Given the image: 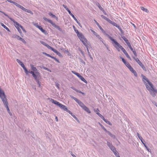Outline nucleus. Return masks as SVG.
<instances>
[{
  "mask_svg": "<svg viewBox=\"0 0 157 157\" xmlns=\"http://www.w3.org/2000/svg\"><path fill=\"white\" fill-rule=\"evenodd\" d=\"M106 35L112 41V43L113 45L118 52L120 51V49H121L127 58L129 59H131L130 56L126 50L115 40L113 39L112 37L107 34H106Z\"/></svg>",
  "mask_w": 157,
  "mask_h": 157,
  "instance_id": "obj_1",
  "label": "nucleus"
},
{
  "mask_svg": "<svg viewBox=\"0 0 157 157\" xmlns=\"http://www.w3.org/2000/svg\"><path fill=\"white\" fill-rule=\"evenodd\" d=\"M30 66L32 71L30 74H32L36 81L37 82L39 87L40 86V82H39L38 78L40 77V74L36 68L33 64H30Z\"/></svg>",
  "mask_w": 157,
  "mask_h": 157,
  "instance_id": "obj_2",
  "label": "nucleus"
},
{
  "mask_svg": "<svg viewBox=\"0 0 157 157\" xmlns=\"http://www.w3.org/2000/svg\"><path fill=\"white\" fill-rule=\"evenodd\" d=\"M141 76L142 77V80L145 85L146 88L149 91L151 90L152 88L154 87L153 85L150 82L148 79L143 75H141Z\"/></svg>",
  "mask_w": 157,
  "mask_h": 157,
  "instance_id": "obj_3",
  "label": "nucleus"
},
{
  "mask_svg": "<svg viewBox=\"0 0 157 157\" xmlns=\"http://www.w3.org/2000/svg\"><path fill=\"white\" fill-rule=\"evenodd\" d=\"M0 98L1 99L5 106L8 105L7 99L4 91L0 88Z\"/></svg>",
  "mask_w": 157,
  "mask_h": 157,
  "instance_id": "obj_4",
  "label": "nucleus"
},
{
  "mask_svg": "<svg viewBox=\"0 0 157 157\" xmlns=\"http://www.w3.org/2000/svg\"><path fill=\"white\" fill-rule=\"evenodd\" d=\"M50 101L56 105H57L61 109H63L64 111H67V108L66 106L60 103L59 102L57 101L56 100H54L52 99H51Z\"/></svg>",
  "mask_w": 157,
  "mask_h": 157,
  "instance_id": "obj_5",
  "label": "nucleus"
},
{
  "mask_svg": "<svg viewBox=\"0 0 157 157\" xmlns=\"http://www.w3.org/2000/svg\"><path fill=\"white\" fill-rule=\"evenodd\" d=\"M43 18L45 21L51 24L54 27L57 29L59 31H62V29L59 26L56 25L51 20L48 19L45 17H43Z\"/></svg>",
  "mask_w": 157,
  "mask_h": 157,
  "instance_id": "obj_6",
  "label": "nucleus"
},
{
  "mask_svg": "<svg viewBox=\"0 0 157 157\" xmlns=\"http://www.w3.org/2000/svg\"><path fill=\"white\" fill-rule=\"evenodd\" d=\"M17 61V63L22 67L24 70L25 73L26 75H28L29 73H30V72L31 71L30 70L29 71H28L27 68L25 67L24 63L18 59H16Z\"/></svg>",
  "mask_w": 157,
  "mask_h": 157,
  "instance_id": "obj_7",
  "label": "nucleus"
},
{
  "mask_svg": "<svg viewBox=\"0 0 157 157\" xmlns=\"http://www.w3.org/2000/svg\"><path fill=\"white\" fill-rule=\"evenodd\" d=\"M77 35L82 43L88 42L87 40L85 38L83 35L82 33H79L77 34Z\"/></svg>",
  "mask_w": 157,
  "mask_h": 157,
  "instance_id": "obj_8",
  "label": "nucleus"
},
{
  "mask_svg": "<svg viewBox=\"0 0 157 157\" xmlns=\"http://www.w3.org/2000/svg\"><path fill=\"white\" fill-rule=\"evenodd\" d=\"M133 58L144 70L146 71L145 67L138 58H136L134 57Z\"/></svg>",
  "mask_w": 157,
  "mask_h": 157,
  "instance_id": "obj_9",
  "label": "nucleus"
},
{
  "mask_svg": "<svg viewBox=\"0 0 157 157\" xmlns=\"http://www.w3.org/2000/svg\"><path fill=\"white\" fill-rule=\"evenodd\" d=\"M149 91L150 94L154 97L156 96L155 94H157V90L154 87L151 89V90H150Z\"/></svg>",
  "mask_w": 157,
  "mask_h": 157,
  "instance_id": "obj_10",
  "label": "nucleus"
},
{
  "mask_svg": "<svg viewBox=\"0 0 157 157\" xmlns=\"http://www.w3.org/2000/svg\"><path fill=\"white\" fill-rule=\"evenodd\" d=\"M0 12L3 13L5 16L8 17L9 18V19L11 20V21H12L14 23L17 25V26H19V24L17 23V22L16 21H14V20L13 19V18H11V17H9L8 15H7V14H6V13H4V12L1 11L0 10Z\"/></svg>",
  "mask_w": 157,
  "mask_h": 157,
  "instance_id": "obj_11",
  "label": "nucleus"
},
{
  "mask_svg": "<svg viewBox=\"0 0 157 157\" xmlns=\"http://www.w3.org/2000/svg\"><path fill=\"white\" fill-rule=\"evenodd\" d=\"M52 51L55 53H56L57 55H58L59 56H62L61 54L58 51L56 50L54 48L52 50Z\"/></svg>",
  "mask_w": 157,
  "mask_h": 157,
  "instance_id": "obj_12",
  "label": "nucleus"
},
{
  "mask_svg": "<svg viewBox=\"0 0 157 157\" xmlns=\"http://www.w3.org/2000/svg\"><path fill=\"white\" fill-rule=\"evenodd\" d=\"M84 109V110L86 111V112H87L88 113H91V112L90 110H89L88 108L86 106L82 109Z\"/></svg>",
  "mask_w": 157,
  "mask_h": 157,
  "instance_id": "obj_13",
  "label": "nucleus"
},
{
  "mask_svg": "<svg viewBox=\"0 0 157 157\" xmlns=\"http://www.w3.org/2000/svg\"><path fill=\"white\" fill-rule=\"evenodd\" d=\"M38 28L41 30V31L43 33L45 34L46 33V31L41 26H40Z\"/></svg>",
  "mask_w": 157,
  "mask_h": 157,
  "instance_id": "obj_14",
  "label": "nucleus"
},
{
  "mask_svg": "<svg viewBox=\"0 0 157 157\" xmlns=\"http://www.w3.org/2000/svg\"><path fill=\"white\" fill-rule=\"evenodd\" d=\"M1 25L4 29H6L8 31L10 32V30L3 23H1Z\"/></svg>",
  "mask_w": 157,
  "mask_h": 157,
  "instance_id": "obj_15",
  "label": "nucleus"
},
{
  "mask_svg": "<svg viewBox=\"0 0 157 157\" xmlns=\"http://www.w3.org/2000/svg\"><path fill=\"white\" fill-rule=\"evenodd\" d=\"M82 81L84 82L85 83H87V81L81 75L79 78Z\"/></svg>",
  "mask_w": 157,
  "mask_h": 157,
  "instance_id": "obj_16",
  "label": "nucleus"
},
{
  "mask_svg": "<svg viewBox=\"0 0 157 157\" xmlns=\"http://www.w3.org/2000/svg\"><path fill=\"white\" fill-rule=\"evenodd\" d=\"M71 72L73 73L75 75H76L79 78V77H80V76H81L77 72H75V71H71Z\"/></svg>",
  "mask_w": 157,
  "mask_h": 157,
  "instance_id": "obj_17",
  "label": "nucleus"
},
{
  "mask_svg": "<svg viewBox=\"0 0 157 157\" xmlns=\"http://www.w3.org/2000/svg\"><path fill=\"white\" fill-rule=\"evenodd\" d=\"M49 15L51 16L52 17L56 18V20H57L58 18L54 15L53 14L51 13H48Z\"/></svg>",
  "mask_w": 157,
  "mask_h": 157,
  "instance_id": "obj_18",
  "label": "nucleus"
},
{
  "mask_svg": "<svg viewBox=\"0 0 157 157\" xmlns=\"http://www.w3.org/2000/svg\"><path fill=\"white\" fill-rule=\"evenodd\" d=\"M97 37L102 42L103 44H104V43L103 42V39L99 35Z\"/></svg>",
  "mask_w": 157,
  "mask_h": 157,
  "instance_id": "obj_19",
  "label": "nucleus"
},
{
  "mask_svg": "<svg viewBox=\"0 0 157 157\" xmlns=\"http://www.w3.org/2000/svg\"><path fill=\"white\" fill-rule=\"evenodd\" d=\"M88 41L87 42H85L83 43V44L85 46L87 50H89L88 49V47L87 45Z\"/></svg>",
  "mask_w": 157,
  "mask_h": 157,
  "instance_id": "obj_20",
  "label": "nucleus"
},
{
  "mask_svg": "<svg viewBox=\"0 0 157 157\" xmlns=\"http://www.w3.org/2000/svg\"><path fill=\"white\" fill-rule=\"evenodd\" d=\"M80 106H81L82 109L85 106L83 103L81 101L79 102L78 104Z\"/></svg>",
  "mask_w": 157,
  "mask_h": 157,
  "instance_id": "obj_21",
  "label": "nucleus"
},
{
  "mask_svg": "<svg viewBox=\"0 0 157 157\" xmlns=\"http://www.w3.org/2000/svg\"><path fill=\"white\" fill-rule=\"evenodd\" d=\"M14 38L17 39L18 40H20L21 39V38L19 36H18L17 35H15L14 36Z\"/></svg>",
  "mask_w": 157,
  "mask_h": 157,
  "instance_id": "obj_22",
  "label": "nucleus"
},
{
  "mask_svg": "<svg viewBox=\"0 0 157 157\" xmlns=\"http://www.w3.org/2000/svg\"><path fill=\"white\" fill-rule=\"evenodd\" d=\"M141 9L142 10H143L146 12L147 13L148 12V11L147 9L145 8L144 7H141Z\"/></svg>",
  "mask_w": 157,
  "mask_h": 157,
  "instance_id": "obj_23",
  "label": "nucleus"
},
{
  "mask_svg": "<svg viewBox=\"0 0 157 157\" xmlns=\"http://www.w3.org/2000/svg\"><path fill=\"white\" fill-rule=\"evenodd\" d=\"M107 144L109 148L113 145L111 143L108 141L107 142Z\"/></svg>",
  "mask_w": 157,
  "mask_h": 157,
  "instance_id": "obj_24",
  "label": "nucleus"
},
{
  "mask_svg": "<svg viewBox=\"0 0 157 157\" xmlns=\"http://www.w3.org/2000/svg\"><path fill=\"white\" fill-rule=\"evenodd\" d=\"M73 28L74 29V30H75V32L77 34V35L79 33V32H78V30H77L76 28L74 26H73Z\"/></svg>",
  "mask_w": 157,
  "mask_h": 157,
  "instance_id": "obj_25",
  "label": "nucleus"
},
{
  "mask_svg": "<svg viewBox=\"0 0 157 157\" xmlns=\"http://www.w3.org/2000/svg\"><path fill=\"white\" fill-rule=\"evenodd\" d=\"M25 12H27L29 13H30L32 14H33V13L30 10L27 9H26V10H25Z\"/></svg>",
  "mask_w": 157,
  "mask_h": 157,
  "instance_id": "obj_26",
  "label": "nucleus"
},
{
  "mask_svg": "<svg viewBox=\"0 0 157 157\" xmlns=\"http://www.w3.org/2000/svg\"><path fill=\"white\" fill-rule=\"evenodd\" d=\"M98 7L99 8V9L102 11L104 12V10L101 7V6H100V5L99 4H98Z\"/></svg>",
  "mask_w": 157,
  "mask_h": 157,
  "instance_id": "obj_27",
  "label": "nucleus"
},
{
  "mask_svg": "<svg viewBox=\"0 0 157 157\" xmlns=\"http://www.w3.org/2000/svg\"><path fill=\"white\" fill-rule=\"evenodd\" d=\"M100 125L101 128L105 132L107 131V130L103 126V125H102L100 123H99Z\"/></svg>",
  "mask_w": 157,
  "mask_h": 157,
  "instance_id": "obj_28",
  "label": "nucleus"
},
{
  "mask_svg": "<svg viewBox=\"0 0 157 157\" xmlns=\"http://www.w3.org/2000/svg\"><path fill=\"white\" fill-rule=\"evenodd\" d=\"M110 149L113 151H115L116 150V148H115V147L113 146V145H112V146H111V147L110 148Z\"/></svg>",
  "mask_w": 157,
  "mask_h": 157,
  "instance_id": "obj_29",
  "label": "nucleus"
},
{
  "mask_svg": "<svg viewBox=\"0 0 157 157\" xmlns=\"http://www.w3.org/2000/svg\"><path fill=\"white\" fill-rule=\"evenodd\" d=\"M87 53H88V55H89V56L90 58L92 59H93V58H92V56L90 52V51H89V50H87Z\"/></svg>",
  "mask_w": 157,
  "mask_h": 157,
  "instance_id": "obj_30",
  "label": "nucleus"
},
{
  "mask_svg": "<svg viewBox=\"0 0 157 157\" xmlns=\"http://www.w3.org/2000/svg\"><path fill=\"white\" fill-rule=\"evenodd\" d=\"M125 64L128 68H130V67L131 66L129 64V63L128 62H127L126 63H125Z\"/></svg>",
  "mask_w": 157,
  "mask_h": 157,
  "instance_id": "obj_31",
  "label": "nucleus"
},
{
  "mask_svg": "<svg viewBox=\"0 0 157 157\" xmlns=\"http://www.w3.org/2000/svg\"><path fill=\"white\" fill-rule=\"evenodd\" d=\"M107 124H109V125H112L111 123L109 121H108L107 119H105L104 121Z\"/></svg>",
  "mask_w": 157,
  "mask_h": 157,
  "instance_id": "obj_32",
  "label": "nucleus"
},
{
  "mask_svg": "<svg viewBox=\"0 0 157 157\" xmlns=\"http://www.w3.org/2000/svg\"><path fill=\"white\" fill-rule=\"evenodd\" d=\"M46 47H47L48 48L51 50L52 51V50L54 49V48H53L52 47H51L48 44H47V45Z\"/></svg>",
  "mask_w": 157,
  "mask_h": 157,
  "instance_id": "obj_33",
  "label": "nucleus"
},
{
  "mask_svg": "<svg viewBox=\"0 0 157 157\" xmlns=\"http://www.w3.org/2000/svg\"><path fill=\"white\" fill-rule=\"evenodd\" d=\"M113 152L115 155L116 156V157H117V156L118 155H119L118 152L116 150Z\"/></svg>",
  "mask_w": 157,
  "mask_h": 157,
  "instance_id": "obj_34",
  "label": "nucleus"
},
{
  "mask_svg": "<svg viewBox=\"0 0 157 157\" xmlns=\"http://www.w3.org/2000/svg\"><path fill=\"white\" fill-rule=\"evenodd\" d=\"M33 24L35 26H36L37 28H39V27L40 26L38 25V23H35L34 22H33Z\"/></svg>",
  "mask_w": 157,
  "mask_h": 157,
  "instance_id": "obj_35",
  "label": "nucleus"
},
{
  "mask_svg": "<svg viewBox=\"0 0 157 157\" xmlns=\"http://www.w3.org/2000/svg\"><path fill=\"white\" fill-rule=\"evenodd\" d=\"M132 72L134 74V75L136 77L137 76V73H136V72L134 70L132 71Z\"/></svg>",
  "mask_w": 157,
  "mask_h": 157,
  "instance_id": "obj_36",
  "label": "nucleus"
},
{
  "mask_svg": "<svg viewBox=\"0 0 157 157\" xmlns=\"http://www.w3.org/2000/svg\"><path fill=\"white\" fill-rule=\"evenodd\" d=\"M132 72L134 74V75L136 77L137 76V73H136V72L134 70L132 71Z\"/></svg>",
  "mask_w": 157,
  "mask_h": 157,
  "instance_id": "obj_37",
  "label": "nucleus"
},
{
  "mask_svg": "<svg viewBox=\"0 0 157 157\" xmlns=\"http://www.w3.org/2000/svg\"><path fill=\"white\" fill-rule=\"evenodd\" d=\"M99 29H100V30L103 33H105V31H104L103 29L102 28V27H101V26L100 25L99 26H98Z\"/></svg>",
  "mask_w": 157,
  "mask_h": 157,
  "instance_id": "obj_38",
  "label": "nucleus"
},
{
  "mask_svg": "<svg viewBox=\"0 0 157 157\" xmlns=\"http://www.w3.org/2000/svg\"><path fill=\"white\" fill-rule=\"evenodd\" d=\"M40 43L45 46H46L47 45V43L42 41H40Z\"/></svg>",
  "mask_w": 157,
  "mask_h": 157,
  "instance_id": "obj_39",
  "label": "nucleus"
},
{
  "mask_svg": "<svg viewBox=\"0 0 157 157\" xmlns=\"http://www.w3.org/2000/svg\"><path fill=\"white\" fill-rule=\"evenodd\" d=\"M6 1L8 2H9L11 3H13V4H15L16 3L15 2H14L11 0H6Z\"/></svg>",
  "mask_w": 157,
  "mask_h": 157,
  "instance_id": "obj_40",
  "label": "nucleus"
},
{
  "mask_svg": "<svg viewBox=\"0 0 157 157\" xmlns=\"http://www.w3.org/2000/svg\"><path fill=\"white\" fill-rule=\"evenodd\" d=\"M101 17L102 18H103V19H104L105 20H106V21H107V20L108 19V18H107V17L104 16L103 15H101Z\"/></svg>",
  "mask_w": 157,
  "mask_h": 157,
  "instance_id": "obj_41",
  "label": "nucleus"
},
{
  "mask_svg": "<svg viewBox=\"0 0 157 157\" xmlns=\"http://www.w3.org/2000/svg\"><path fill=\"white\" fill-rule=\"evenodd\" d=\"M104 45L105 46V47L107 48V50L108 51H110V50L109 49V48L108 47V45H107L106 44H105V43H104Z\"/></svg>",
  "mask_w": 157,
  "mask_h": 157,
  "instance_id": "obj_42",
  "label": "nucleus"
},
{
  "mask_svg": "<svg viewBox=\"0 0 157 157\" xmlns=\"http://www.w3.org/2000/svg\"><path fill=\"white\" fill-rule=\"evenodd\" d=\"M7 109V110L8 111V112H10V110L9 109V107H8V105H6L5 106Z\"/></svg>",
  "mask_w": 157,
  "mask_h": 157,
  "instance_id": "obj_43",
  "label": "nucleus"
},
{
  "mask_svg": "<svg viewBox=\"0 0 157 157\" xmlns=\"http://www.w3.org/2000/svg\"><path fill=\"white\" fill-rule=\"evenodd\" d=\"M15 5L18 7L19 8H21V6L20 5L18 4V3H16L15 4Z\"/></svg>",
  "mask_w": 157,
  "mask_h": 157,
  "instance_id": "obj_44",
  "label": "nucleus"
},
{
  "mask_svg": "<svg viewBox=\"0 0 157 157\" xmlns=\"http://www.w3.org/2000/svg\"><path fill=\"white\" fill-rule=\"evenodd\" d=\"M111 24L112 25H113V26H116V27L117 25L116 23H115V22H113H113Z\"/></svg>",
  "mask_w": 157,
  "mask_h": 157,
  "instance_id": "obj_45",
  "label": "nucleus"
},
{
  "mask_svg": "<svg viewBox=\"0 0 157 157\" xmlns=\"http://www.w3.org/2000/svg\"><path fill=\"white\" fill-rule=\"evenodd\" d=\"M71 116L75 119H76L77 121H78V118H77V117L74 115H73V114H72V115H71Z\"/></svg>",
  "mask_w": 157,
  "mask_h": 157,
  "instance_id": "obj_46",
  "label": "nucleus"
},
{
  "mask_svg": "<svg viewBox=\"0 0 157 157\" xmlns=\"http://www.w3.org/2000/svg\"><path fill=\"white\" fill-rule=\"evenodd\" d=\"M75 101L78 104H79V103L80 102H81V101L79 100L77 98L75 99Z\"/></svg>",
  "mask_w": 157,
  "mask_h": 157,
  "instance_id": "obj_47",
  "label": "nucleus"
},
{
  "mask_svg": "<svg viewBox=\"0 0 157 157\" xmlns=\"http://www.w3.org/2000/svg\"><path fill=\"white\" fill-rule=\"evenodd\" d=\"M63 7L67 10L69 9L67 7V6L64 5H63Z\"/></svg>",
  "mask_w": 157,
  "mask_h": 157,
  "instance_id": "obj_48",
  "label": "nucleus"
},
{
  "mask_svg": "<svg viewBox=\"0 0 157 157\" xmlns=\"http://www.w3.org/2000/svg\"><path fill=\"white\" fill-rule=\"evenodd\" d=\"M94 111L97 114V113H99L98 112L99 111L98 109H95L94 110Z\"/></svg>",
  "mask_w": 157,
  "mask_h": 157,
  "instance_id": "obj_49",
  "label": "nucleus"
},
{
  "mask_svg": "<svg viewBox=\"0 0 157 157\" xmlns=\"http://www.w3.org/2000/svg\"><path fill=\"white\" fill-rule=\"evenodd\" d=\"M111 137H112V138H114V139H115V136L114 135H113L112 134H111L110 135H109Z\"/></svg>",
  "mask_w": 157,
  "mask_h": 157,
  "instance_id": "obj_50",
  "label": "nucleus"
},
{
  "mask_svg": "<svg viewBox=\"0 0 157 157\" xmlns=\"http://www.w3.org/2000/svg\"><path fill=\"white\" fill-rule=\"evenodd\" d=\"M108 22H109V23H110L111 24H112V23L113 22V21H111V20H110L108 18V20L107 21Z\"/></svg>",
  "mask_w": 157,
  "mask_h": 157,
  "instance_id": "obj_51",
  "label": "nucleus"
},
{
  "mask_svg": "<svg viewBox=\"0 0 157 157\" xmlns=\"http://www.w3.org/2000/svg\"><path fill=\"white\" fill-rule=\"evenodd\" d=\"M20 40L23 43H24L25 44L26 43V42L22 38H21V40Z\"/></svg>",
  "mask_w": 157,
  "mask_h": 157,
  "instance_id": "obj_52",
  "label": "nucleus"
},
{
  "mask_svg": "<svg viewBox=\"0 0 157 157\" xmlns=\"http://www.w3.org/2000/svg\"><path fill=\"white\" fill-rule=\"evenodd\" d=\"M121 58L122 59V62L124 63V64H125V63H126L127 62L125 61V59L122 57H121Z\"/></svg>",
  "mask_w": 157,
  "mask_h": 157,
  "instance_id": "obj_53",
  "label": "nucleus"
},
{
  "mask_svg": "<svg viewBox=\"0 0 157 157\" xmlns=\"http://www.w3.org/2000/svg\"><path fill=\"white\" fill-rule=\"evenodd\" d=\"M20 9H21L22 10H23L24 11H25V10H26V9L24 7H23L22 6H21Z\"/></svg>",
  "mask_w": 157,
  "mask_h": 157,
  "instance_id": "obj_54",
  "label": "nucleus"
},
{
  "mask_svg": "<svg viewBox=\"0 0 157 157\" xmlns=\"http://www.w3.org/2000/svg\"><path fill=\"white\" fill-rule=\"evenodd\" d=\"M132 52H133V54H134V55L136 56H137V54H136V51H135V50H134V51H133Z\"/></svg>",
  "mask_w": 157,
  "mask_h": 157,
  "instance_id": "obj_55",
  "label": "nucleus"
},
{
  "mask_svg": "<svg viewBox=\"0 0 157 157\" xmlns=\"http://www.w3.org/2000/svg\"><path fill=\"white\" fill-rule=\"evenodd\" d=\"M76 22L78 23V25H79V26L81 27V28H82V26L81 25V24L78 21H76Z\"/></svg>",
  "mask_w": 157,
  "mask_h": 157,
  "instance_id": "obj_56",
  "label": "nucleus"
},
{
  "mask_svg": "<svg viewBox=\"0 0 157 157\" xmlns=\"http://www.w3.org/2000/svg\"><path fill=\"white\" fill-rule=\"evenodd\" d=\"M43 68L44 69H45V70H47V71H50V72L51 71L49 69H48V68L47 67H43Z\"/></svg>",
  "mask_w": 157,
  "mask_h": 157,
  "instance_id": "obj_57",
  "label": "nucleus"
},
{
  "mask_svg": "<svg viewBox=\"0 0 157 157\" xmlns=\"http://www.w3.org/2000/svg\"><path fill=\"white\" fill-rule=\"evenodd\" d=\"M43 54H44V55H45V56H48V57H49V56H50V55L49 54H47V53H46L43 52Z\"/></svg>",
  "mask_w": 157,
  "mask_h": 157,
  "instance_id": "obj_58",
  "label": "nucleus"
},
{
  "mask_svg": "<svg viewBox=\"0 0 157 157\" xmlns=\"http://www.w3.org/2000/svg\"><path fill=\"white\" fill-rule=\"evenodd\" d=\"M125 42L127 45L130 43L128 39H127Z\"/></svg>",
  "mask_w": 157,
  "mask_h": 157,
  "instance_id": "obj_59",
  "label": "nucleus"
},
{
  "mask_svg": "<svg viewBox=\"0 0 157 157\" xmlns=\"http://www.w3.org/2000/svg\"><path fill=\"white\" fill-rule=\"evenodd\" d=\"M128 69L131 72H132V71L134 70L133 69L131 66L130 67V68H129Z\"/></svg>",
  "mask_w": 157,
  "mask_h": 157,
  "instance_id": "obj_60",
  "label": "nucleus"
},
{
  "mask_svg": "<svg viewBox=\"0 0 157 157\" xmlns=\"http://www.w3.org/2000/svg\"><path fill=\"white\" fill-rule=\"evenodd\" d=\"M122 38L125 41L127 39L124 36H122Z\"/></svg>",
  "mask_w": 157,
  "mask_h": 157,
  "instance_id": "obj_61",
  "label": "nucleus"
},
{
  "mask_svg": "<svg viewBox=\"0 0 157 157\" xmlns=\"http://www.w3.org/2000/svg\"><path fill=\"white\" fill-rule=\"evenodd\" d=\"M66 111L68 113H69L71 114V115H72V114H73V113L71 112V111H70V110H68V109L67 111Z\"/></svg>",
  "mask_w": 157,
  "mask_h": 157,
  "instance_id": "obj_62",
  "label": "nucleus"
},
{
  "mask_svg": "<svg viewBox=\"0 0 157 157\" xmlns=\"http://www.w3.org/2000/svg\"><path fill=\"white\" fill-rule=\"evenodd\" d=\"M94 21L95 22L98 27L100 25L95 20H94Z\"/></svg>",
  "mask_w": 157,
  "mask_h": 157,
  "instance_id": "obj_63",
  "label": "nucleus"
},
{
  "mask_svg": "<svg viewBox=\"0 0 157 157\" xmlns=\"http://www.w3.org/2000/svg\"><path fill=\"white\" fill-rule=\"evenodd\" d=\"M141 142L143 144H145V141L143 139L142 140H140Z\"/></svg>",
  "mask_w": 157,
  "mask_h": 157,
  "instance_id": "obj_64",
  "label": "nucleus"
}]
</instances>
